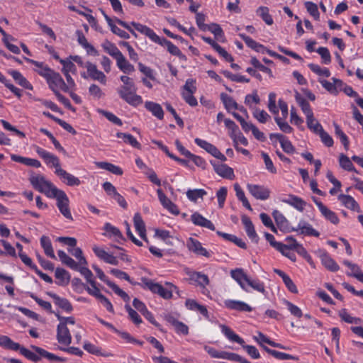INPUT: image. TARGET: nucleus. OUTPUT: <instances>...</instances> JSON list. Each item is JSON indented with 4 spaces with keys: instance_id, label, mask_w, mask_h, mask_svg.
Masks as SVG:
<instances>
[{
    "instance_id": "1",
    "label": "nucleus",
    "mask_w": 363,
    "mask_h": 363,
    "mask_svg": "<svg viewBox=\"0 0 363 363\" xmlns=\"http://www.w3.org/2000/svg\"><path fill=\"white\" fill-rule=\"evenodd\" d=\"M144 286L145 289H149L152 293L157 294L165 299L171 298L173 293H178L177 286L170 282H166L164 285H161L152 280H146L144 282Z\"/></svg>"
},
{
    "instance_id": "2",
    "label": "nucleus",
    "mask_w": 363,
    "mask_h": 363,
    "mask_svg": "<svg viewBox=\"0 0 363 363\" xmlns=\"http://www.w3.org/2000/svg\"><path fill=\"white\" fill-rule=\"evenodd\" d=\"M29 181L35 189L44 194L48 198L57 189L50 181L48 180L42 174H31Z\"/></svg>"
},
{
    "instance_id": "3",
    "label": "nucleus",
    "mask_w": 363,
    "mask_h": 363,
    "mask_svg": "<svg viewBox=\"0 0 363 363\" xmlns=\"http://www.w3.org/2000/svg\"><path fill=\"white\" fill-rule=\"evenodd\" d=\"M92 250L99 259L111 265H118L119 259L126 262H129L130 261L128 256L124 252H121L118 255H114L113 253L107 252L104 248L96 245H93Z\"/></svg>"
},
{
    "instance_id": "4",
    "label": "nucleus",
    "mask_w": 363,
    "mask_h": 363,
    "mask_svg": "<svg viewBox=\"0 0 363 363\" xmlns=\"http://www.w3.org/2000/svg\"><path fill=\"white\" fill-rule=\"evenodd\" d=\"M117 92L123 101L132 106L137 107L143 104V98L137 94L135 86H121Z\"/></svg>"
},
{
    "instance_id": "5",
    "label": "nucleus",
    "mask_w": 363,
    "mask_h": 363,
    "mask_svg": "<svg viewBox=\"0 0 363 363\" xmlns=\"http://www.w3.org/2000/svg\"><path fill=\"white\" fill-rule=\"evenodd\" d=\"M49 198L56 199L57 206L65 218L73 220L69 208V199L64 191L57 188Z\"/></svg>"
},
{
    "instance_id": "6",
    "label": "nucleus",
    "mask_w": 363,
    "mask_h": 363,
    "mask_svg": "<svg viewBox=\"0 0 363 363\" xmlns=\"http://www.w3.org/2000/svg\"><path fill=\"white\" fill-rule=\"evenodd\" d=\"M297 102L306 116L308 128L314 133H318L320 132L323 128L318 121L314 118L310 104L305 99L301 98H297Z\"/></svg>"
},
{
    "instance_id": "7",
    "label": "nucleus",
    "mask_w": 363,
    "mask_h": 363,
    "mask_svg": "<svg viewBox=\"0 0 363 363\" xmlns=\"http://www.w3.org/2000/svg\"><path fill=\"white\" fill-rule=\"evenodd\" d=\"M279 106L281 111V116H279V115L275 116L274 121L281 131L286 133H291L293 131V128L286 121V119L289 115L288 105L284 100L279 99Z\"/></svg>"
},
{
    "instance_id": "8",
    "label": "nucleus",
    "mask_w": 363,
    "mask_h": 363,
    "mask_svg": "<svg viewBox=\"0 0 363 363\" xmlns=\"http://www.w3.org/2000/svg\"><path fill=\"white\" fill-rule=\"evenodd\" d=\"M246 187L251 196L257 200L266 201L270 198L271 190L264 185L248 183Z\"/></svg>"
},
{
    "instance_id": "9",
    "label": "nucleus",
    "mask_w": 363,
    "mask_h": 363,
    "mask_svg": "<svg viewBox=\"0 0 363 363\" xmlns=\"http://www.w3.org/2000/svg\"><path fill=\"white\" fill-rule=\"evenodd\" d=\"M49 87L54 91L62 90L68 92V86L66 85L61 75L54 70L45 79Z\"/></svg>"
},
{
    "instance_id": "10",
    "label": "nucleus",
    "mask_w": 363,
    "mask_h": 363,
    "mask_svg": "<svg viewBox=\"0 0 363 363\" xmlns=\"http://www.w3.org/2000/svg\"><path fill=\"white\" fill-rule=\"evenodd\" d=\"M94 270L95 271L97 277L104 282H105L112 290L119 296H121L125 301H128L130 298L128 295L120 289L116 284L113 282L111 281L108 277L106 276L104 272L96 265L92 266Z\"/></svg>"
},
{
    "instance_id": "11",
    "label": "nucleus",
    "mask_w": 363,
    "mask_h": 363,
    "mask_svg": "<svg viewBox=\"0 0 363 363\" xmlns=\"http://www.w3.org/2000/svg\"><path fill=\"white\" fill-rule=\"evenodd\" d=\"M35 151L48 167L55 168V174L61 169L60 160L57 156L38 146L35 147Z\"/></svg>"
},
{
    "instance_id": "12",
    "label": "nucleus",
    "mask_w": 363,
    "mask_h": 363,
    "mask_svg": "<svg viewBox=\"0 0 363 363\" xmlns=\"http://www.w3.org/2000/svg\"><path fill=\"white\" fill-rule=\"evenodd\" d=\"M84 68L87 70V75L84 72L82 73L81 75L83 78L86 79L89 77L92 79L96 80L102 84H106V77L104 72L97 69L96 65L90 62H86L84 64Z\"/></svg>"
},
{
    "instance_id": "13",
    "label": "nucleus",
    "mask_w": 363,
    "mask_h": 363,
    "mask_svg": "<svg viewBox=\"0 0 363 363\" xmlns=\"http://www.w3.org/2000/svg\"><path fill=\"white\" fill-rule=\"evenodd\" d=\"M318 82L326 91L335 96L342 91L343 88V82L335 77L331 78L330 81L320 78L318 79Z\"/></svg>"
},
{
    "instance_id": "14",
    "label": "nucleus",
    "mask_w": 363,
    "mask_h": 363,
    "mask_svg": "<svg viewBox=\"0 0 363 363\" xmlns=\"http://www.w3.org/2000/svg\"><path fill=\"white\" fill-rule=\"evenodd\" d=\"M313 201L318 208L322 216L325 220L334 225H337L339 223L340 219L335 212L333 211L331 209L325 206L318 199L313 197Z\"/></svg>"
},
{
    "instance_id": "15",
    "label": "nucleus",
    "mask_w": 363,
    "mask_h": 363,
    "mask_svg": "<svg viewBox=\"0 0 363 363\" xmlns=\"http://www.w3.org/2000/svg\"><path fill=\"white\" fill-rule=\"evenodd\" d=\"M194 142L199 147L205 150L208 153L211 154L214 157L222 161L226 160L225 155L222 154L215 145L208 143V141L196 138L194 139Z\"/></svg>"
},
{
    "instance_id": "16",
    "label": "nucleus",
    "mask_w": 363,
    "mask_h": 363,
    "mask_svg": "<svg viewBox=\"0 0 363 363\" xmlns=\"http://www.w3.org/2000/svg\"><path fill=\"white\" fill-rule=\"evenodd\" d=\"M317 255L320 258L321 264L325 269L333 272L339 270V265L327 252L323 250H319L317 252Z\"/></svg>"
},
{
    "instance_id": "17",
    "label": "nucleus",
    "mask_w": 363,
    "mask_h": 363,
    "mask_svg": "<svg viewBox=\"0 0 363 363\" xmlns=\"http://www.w3.org/2000/svg\"><path fill=\"white\" fill-rule=\"evenodd\" d=\"M272 216L275 220V223L279 230L284 233H291L294 230V228L290 226L288 220L278 210H274L272 212Z\"/></svg>"
},
{
    "instance_id": "18",
    "label": "nucleus",
    "mask_w": 363,
    "mask_h": 363,
    "mask_svg": "<svg viewBox=\"0 0 363 363\" xmlns=\"http://www.w3.org/2000/svg\"><path fill=\"white\" fill-rule=\"evenodd\" d=\"M337 200L340 201V204L345 207L346 208L359 213L361 211V208L358 203L356 200L350 195L340 194L337 196Z\"/></svg>"
},
{
    "instance_id": "19",
    "label": "nucleus",
    "mask_w": 363,
    "mask_h": 363,
    "mask_svg": "<svg viewBox=\"0 0 363 363\" xmlns=\"http://www.w3.org/2000/svg\"><path fill=\"white\" fill-rule=\"evenodd\" d=\"M186 246L190 251L197 255L204 256L206 257H211V253L206 248L203 247L201 243L194 238H189L186 242Z\"/></svg>"
},
{
    "instance_id": "20",
    "label": "nucleus",
    "mask_w": 363,
    "mask_h": 363,
    "mask_svg": "<svg viewBox=\"0 0 363 363\" xmlns=\"http://www.w3.org/2000/svg\"><path fill=\"white\" fill-rule=\"evenodd\" d=\"M293 232H296L298 234L318 237L320 235L319 232L313 228V226L305 220H300L296 228H294Z\"/></svg>"
},
{
    "instance_id": "21",
    "label": "nucleus",
    "mask_w": 363,
    "mask_h": 363,
    "mask_svg": "<svg viewBox=\"0 0 363 363\" xmlns=\"http://www.w3.org/2000/svg\"><path fill=\"white\" fill-rule=\"evenodd\" d=\"M131 25L135 30L149 38L152 42L155 43H160V37H159L150 28L135 22H132Z\"/></svg>"
},
{
    "instance_id": "22",
    "label": "nucleus",
    "mask_w": 363,
    "mask_h": 363,
    "mask_svg": "<svg viewBox=\"0 0 363 363\" xmlns=\"http://www.w3.org/2000/svg\"><path fill=\"white\" fill-rule=\"evenodd\" d=\"M281 201L300 212H303L307 205V203L303 199L293 194L289 195L286 198H284Z\"/></svg>"
},
{
    "instance_id": "23",
    "label": "nucleus",
    "mask_w": 363,
    "mask_h": 363,
    "mask_svg": "<svg viewBox=\"0 0 363 363\" xmlns=\"http://www.w3.org/2000/svg\"><path fill=\"white\" fill-rule=\"evenodd\" d=\"M24 60L28 63L32 65L33 66V70L45 79H46L52 71V69L44 62H38L28 57H24Z\"/></svg>"
},
{
    "instance_id": "24",
    "label": "nucleus",
    "mask_w": 363,
    "mask_h": 363,
    "mask_svg": "<svg viewBox=\"0 0 363 363\" xmlns=\"http://www.w3.org/2000/svg\"><path fill=\"white\" fill-rule=\"evenodd\" d=\"M230 275L244 291L249 292L247 287L249 277L244 272L243 269L239 268L231 270Z\"/></svg>"
},
{
    "instance_id": "25",
    "label": "nucleus",
    "mask_w": 363,
    "mask_h": 363,
    "mask_svg": "<svg viewBox=\"0 0 363 363\" xmlns=\"http://www.w3.org/2000/svg\"><path fill=\"white\" fill-rule=\"evenodd\" d=\"M224 306L228 309L238 311L250 312L252 311V308L250 306L241 301L227 299L224 301Z\"/></svg>"
},
{
    "instance_id": "26",
    "label": "nucleus",
    "mask_w": 363,
    "mask_h": 363,
    "mask_svg": "<svg viewBox=\"0 0 363 363\" xmlns=\"http://www.w3.org/2000/svg\"><path fill=\"white\" fill-rule=\"evenodd\" d=\"M242 223L244 225L245 230L249 238L254 242L257 243L259 240L258 235L257 234L255 226L251 221L250 218L247 216L242 217Z\"/></svg>"
},
{
    "instance_id": "27",
    "label": "nucleus",
    "mask_w": 363,
    "mask_h": 363,
    "mask_svg": "<svg viewBox=\"0 0 363 363\" xmlns=\"http://www.w3.org/2000/svg\"><path fill=\"white\" fill-rule=\"evenodd\" d=\"M104 235L114 241L119 242L123 239V235L120 230L109 223H106L104 226Z\"/></svg>"
},
{
    "instance_id": "28",
    "label": "nucleus",
    "mask_w": 363,
    "mask_h": 363,
    "mask_svg": "<svg viewBox=\"0 0 363 363\" xmlns=\"http://www.w3.org/2000/svg\"><path fill=\"white\" fill-rule=\"evenodd\" d=\"M116 63L117 67L125 74H131L135 70L134 65L123 54L116 58Z\"/></svg>"
},
{
    "instance_id": "29",
    "label": "nucleus",
    "mask_w": 363,
    "mask_h": 363,
    "mask_svg": "<svg viewBox=\"0 0 363 363\" xmlns=\"http://www.w3.org/2000/svg\"><path fill=\"white\" fill-rule=\"evenodd\" d=\"M57 338L60 344L68 345L71 343L69 329L63 323H59L57 325Z\"/></svg>"
},
{
    "instance_id": "30",
    "label": "nucleus",
    "mask_w": 363,
    "mask_h": 363,
    "mask_svg": "<svg viewBox=\"0 0 363 363\" xmlns=\"http://www.w3.org/2000/svg\"><path fill=\"white\" fill-rule=\"evenodd\" d=\"M56 174L63 183L68 186H79L80 184V180L77 177L66 172L62 168L58 169Z\"/></svg>"
},
{
    "instance_id": "31",
    "label": "nucleus",
    "mask_w": 363,
    "mask_h": 363,
    "mask_svg": "<svg viewBox=\"0 0 363 363\" xmlns=\"http://www.w3.org/2000/svg\"><path fill=\"white\" fill-rule=\"evenodd\" d=\"M191 220L196 225L206 228L211 230H215L214 225L212 222L197 212L194 213L191 216Z\"/></svg>"
},
{
    "instance_id": "32",
    "label": "nucleus",
    "mask_w": 363,
    "mask_h": 363,
    "mask_svg": "<svg viewBox=\"0 0 363 363\" xmlns=\"http://www.w3.org/2000/svg\"><path fill=\"white\" fill-rule=\"evenodd\" d=\"M167 321L174 328L177 334L184 335L189 334V327L184 323L177 320L173 316H167Z\"/></svg>"
},
{
    "instance_id": "33",
    "label": "nucleus",
    "mask_w": 363,
    "mask_h": 363,
    "mask_svg": "<svg viewBox=\"0 0 363 363\" xmlns=\"http://www.w3.org/2000/svg\"><path fill=\"white\" fill-rule=\"evenodd\" d=\"M133 223H134V226H135V230L138 233L139 236L143 240L147 242V239L146 237L145 225V223H144L140 213H136L134 215Z\"/></svg>"
},
{
    "instance_id": "34",
    "label": "nucleus",
    "mask_w": 363,
    "mask_h": 363,
    "mask_svg": "<svg viewBox=\"0 0 363 363\" xmlns=\"http://www.w3.org/2000/svg\"><path fill=\"white\" fill-rule=\"evenodd\" d=\"M343 264L349 269V271L347 272V274L348 276L354 277L357 280L363 283V272L357 264L352 263L348 260H344Z\"/></svg>"
},
{
    "instance_id": "35",
    "label": "nucleus",
    "mask_w": 363,
    "mask_h": 363,
    "mask_svg": "<svg viewBox=\"0 0 363 363\" xmlns=\"http://www.w3.org/2000/svg\"><path fill=\"white\" fill-rule=\"evenodd\" d=\"M145 107L157 119H163L164 111L160 104L153 101H146L145 103Z\"/></svg>"
},
{
    "instance_id": "36",
    "label": "nucleus",
    "mask_w": 363,
    "mask_h": 363,
    "mask_svg": "<svg viewBox=\"0 0 363 363\" xmlns=\"http://www.w3.org/2000/svg\"><path fill=\"white\" fill-rule=\"evenodd\" d=\"M214 169L222 177L232 179L235 177L233 169L225 164H215Z\"/></svg>"
},
{
    "instance_id": "37",
    "label": "nucleus",
    "mask_w": 363,
    "mask_h": 363,
    "mask_svg": "<svg viewBox=\"0 0 363 363\" xmlns=\"http://www.w3.org/2000/svg\"><path fill=\"white\" fill-rule=\"evenodd\" d=\"M222 333L231 342H235L243 345L244 340L238 335L235 333L229 327L225 325H220Z\"/></svg>"
},
{
    "instance_id": "38",
    "label": "nucleus",
    "mask_w": 363,
    "mask_h": 363,
    "mask_svg": "<svg viewBox=\"0 0 363 363\" xmlns=\"http://www.w3.org/2000/svg\"><path fill=\"white\" fill-rule=\"evenodd\" d=\"M101 13L103 16H104L108 26L110 27L111 31L118 35L119 37L123 38V39H128L130 38L128 33L125 31L121 30L118 27H117L113 22L112 19L104 11H101Z\"/></svg>"
},
{
    "instance_id": "39",
    "label": "nucleus",
    "mask_w": 363,
    "mask_h": 363,
    "mask_svg": "<svg viewBox=\"0 0 363 363\" xmlns=\"http://www.w3.org/2000/svg\"><path fill=\"white\" fill-rule=\"evenodd\" d=\"M9 73L20 86L29 90L33 89L32 84L22 75L20 72L17 70H10Z\"/></svg>"
},
{
    "instance_id": "40",
    "label": "nucleus",
    "mask_w": 363,
    "mask_h": 363,
    "mask_svg": "<svg viewBox=\"0 0 363 363\" xmlns=\"http://www.w3.org/2000/svg\"><path fill=\"white\" fill-rule=\"evenodd\" d=\"M56 284L60 286L67 285L70 281V275L67 271L62 268L55 269Z\"/></svg>"
},
{
    "instance_id": "41",
    "label": "nucleus",
    "mask_w": 363,
    "mask_h": 363,
    "mask_svg": "<svg viewBox=\"0 0 363 363\" xmlns=\"http://www.w3.org/2000/svg\"><path fill=\"white\" fill-rule=\"evenodd\" d=\"M60 63L62 65V72L63 74L67 73H72V74H76L77 73V67L74 64V62L72 59V55L69 57L64 59V60H60Z\"/></svg>"
},
{
    "instance_id": "42",
    "label": "nucleus",
    "mask_w": 363,
    "mask_h": 363,
    "mask_svg": "<svg viewBox=\"0 0 363 363\" xmlns=\"http://www.w3.org/2000/svg\"><path fill=\"white\" fill-rule=\"evenodd\" d=\"M48 295L53 299L55 305L65 311L70 312L72 310V307L70 303L64 298H61L55 294L48 293Z\"/></svg>"
},
{
    "instance_id": "43",
    "label": "nucleus",
    "mask_w": 363,
    "mask_h": 363,
    "mask_svg": "<svg viewBox=\"0 0 363 363\" xmlns=\"http://www.w3.org/2000/svg\"><path fill=\"white\" fill-rule=\"evenodd\" d=\"M116 137L121 139L123 143L128 144L135 148L140 149L141 147V145L137 139L129 133H117Z\"/></svg>"
},
{
    "instance_id": "44",
    "label": "nucleus",
    "mask_w": 363,
    "mask_h": 363,
    "mask_svg": "<svg viewBox=\"0 0 363 363\" xmlns=\"http://www.w3.org/2000/svg\"><path fill=\"white\" fill-rule=\"evenodd\" d=\"M341 320L350 324L359 325L362 320L361 318L352 316L346 309L342 308L338 311Z\"/></svg>"
},
{
    "instance_id": "45",
    "label": "nucleus",
    "mask_w": 363,
    "mask_h": 363,
    "mask_svg": "<svg viewBox=\"0 0 363 363\" xmlns=\"http://www.w3.org/2000/svg\"><path fill=\"white\" fill-rule=\"evenodd\" d=\"M96 164L99 168L107 170L116 175H122L123 173V169L120 167L109 162H99Z\"/></svg>"
},
{
    "instance_id": "46",
    "label": "nucleus",
    "mask_w": 363,
    "mask_h": 363,
    "mask_svg": "<svg viewBox=\"0 0 363 363\" xmlns=\"http://www.w3.org/2000/svg\"><path fill=\"white\" fill-rule=\"evenodd\" d=\"M101 46L105 52L113 57L115 60L122 54L118 48L110 41L106 40L102 43Z\"/></svg>"
},
{
    "instance_id": "47",
    "label": "nucleus",
    "mask_w": 363,
    "mask_h": 363,
    "mask_svg": "<svg viewBox=\"0 0 363 363\" xmlns=\"http://www.w3.org/2000/svg\"><path fill=\"white\" fill-rule=\"evenodd\" d=\"M33 348L36 351V352L40 354L41 357L46 358L50 361H57L60 362H65L67 361L66 358L58 357L51 352H49L44 349H42L38 347H33Z\"/></svg>"
},
{
    "instance_id": "48",
    "label": "nucleus",
    "mask_w": 363,
    "mask_h": 363,
    "mask_svg": "<svg viewBox=\"0 0 363 363\" xmlns=\"http://www.w3.org/2000/svg\"><path fill=\"white\" fill-rule=\"evenodd\" d=\"M40 245L44 250L45 254L52 259H55V255L50 238L47 236H42L40 238Z\"/></svg>"
},
{
    "instance_id": "49",
    "label": "nucleus",
    "mask_w": 363,
    "mask_h": 363,
    "mask_svg": "<svg viewBox=\"0 0 363 363\" xmlns=\"http://www.w3.org/2000/svg\"><path fill=\"white\" fill-rule=\"evenodd\" d=\"M308 67L310 68V69L314 72L315 74H316L319 78H321V79H325V78H328L330 76V71L329 70L328 68L327 67H320V65H316V64H309L308 65Z\"/></svg>"
},
{
    "instance_id": "50",
    "label": "nucleus",
    "mask_w": 363,
    "mask_h": 363,
    "mask_svg": "<svg viewBox=\"0 0 363 363\" xmlns=\"http://www.w3.org/2000/svg\"><path fill=\"white\" fill-rule=\"evenodd\" d=\"M220 99L228 112H231L233 110L238 108V105L236 101L227 94L222 93L220 94Z\"/></svg>"
},
{
    "instance_id": "51",
    "label": "nucleus",
    "mask_w": 363,
    "mask_h": 363,
    "mask_svg": "<svg viewBox=\"0 0 363 363\" xmlns=\"http://www.w3.org/2000/svg\"><path fill=\"white\" fill-rule=\"evenodd\" d=\"M260 103V98L257 91H253L252 94H247L245 98V104L252 111L255 108H257L256 105Z\"/></svg>"
},
{
    "instance_id": "52",
    "label": "nucleus",
    "mask_w": 363,
    "mask_h": 363,
    "mask_svg": "<svg viewBox=\"0 0 363 363\" xmlns=\"http://www.w3.org/2000/svg\"><path fill=\"white\" fill-rule=\"evenodd\" d=\"M77 41L86 50L87 54L94 56L98 55L96 49L87 41L86 37L82 33L78 35Z\"/></svg>"
},
{
    "instance_id": "53",
    "label": "nucleus",
    "mask_w": 363,
    "mask_h": 363,
    "mask_svg": "<svg viewBox=\"0 0 363 363\" xmlns=\"http://www.w3.org/2000/svg\"><path fill=\"white\" fill-rule=\"evenodd\" d=\"M234 189L238 199L242 202L243 206L250 211H252L251 205L245 195L244 191L238 184H234Z\"/></svg>"
},
{
    "instance_id": "54",
    "label": "nucleus",
    "mask_w": 363,
    "mask_h": 363,
    "mask_svg": "<svg viewBox=\"0 0 363 363\" xmlns=\"http://www.w3.org/2000/svg\"><path fill=\"white\" fill-rule=\"evenodd\" d=\"M0 347L12 350H18L20 349L19 344L14 342L8 336L3 335H0Z\"/></svg>"
},
{
    "instance_id": "55",
    "label": "nucleus",
    "mask_w": 363,
    "mask_h": 363,
    "mask_svg": "<svg viewBox=\"0 0 363 363\" xmlns=\"http://www.w3.org/2000/svg\"><path fill=\"white\" fill-rule=\"evenodd\" d=\"M212 33L216 39L220 42H225V35L221 27L216 23L209 24L207 27V30Z\"/></svg>"
},
{
    "instance_id": "56",
    "label": "nucleus",
    "mask_w": 363,
    "mask_h": 363,
    "mask_svg": "<svg viewBox=\"0 0 363 363\" xmlns=\"http://www.w3.org/2000/svg\"><path fill=\"white\" fill-rule=\"evenodd\" d=\"M60 261L72 269H78V264L72 257L67 255L64 251L57 252Z\"/></svg>"
},
{
    "instance_id": "57",
    "label": "nucleus",
    "mask_w": 363,
    "mask_h": 363,
    "mask_svg": "<svg viewBox=\"0 0 363 363\" xmlns=\"http://www.w3.org/2000/svg\"><path fill=\"white\" fill-rule=\"evenodd\" d=\"M247 287L249 289V287H251L254 290L264 294L266 293L265 286L263 281H261L259 279H251L250 277L248 279V281L247 282Z\"/></svg>"
},
{
    "instance_id": "58",
    "label": "nucleus",
    "mask_w": 363,
    "mask_h": 363,
    "mask_svg": "<svg viewBox=\"0 0 363 363\" xmlns=\"http://www.w3.org/2000/svg\"><path fill=\"white\" fill-rule=\"evenodd\" d=\"M264 349L268 354H271L272 356H273L274 357H275L277 359L287 360V359H297L294 356L291 355L289 354H286V353L281 352H279L277 350H274L269 349L267 347H264Z\"/></svg>"
},
{
    "instance_id": "59",
    "label": "nucleus",
    "mask_w": 363,
    "mask_h": 363,
    "mask_svg": "<svg viewBox=\"0 0 363 363\" xmlns=\"http://www.w3.org/2000/svg\"><path fill=\"white\" fill-rule=\"evenodd\" d=\"M218 234L222 236L224 239L233 242L241 248L245 249L247 247L245 241L242 239L236 237L235 235L220 232H218Z\"/></svg>"
},
{
    "instance_id": "60",
    "label": "nucleus",
    "mask_w": 363,
    "mask_h": 363,
    "mask_svg": "<svg viewBox=\"0 0 363 363\" xmlns=\"http://www.w3.org/2000/svg\"><path fill=\"white\" fill-rule=\"evenodd\" d=\"M68 252L78 260V266L87 264V262L84 257L83 252L80 248L74 247L73 248H69Z\"/></svg>"
},
{
    "instance_id": "61",
    "label": "nucleus",
    "mask_w": 363,
    "mask_h": 363,
    "mask_svg": "<svg viewBox=\"0 0 363 363\" xmlns=\"http://www.w3.org/2000/svg\"><path fill=\"white\" fill-rule=\"evenodd\" d=\"M339 163L340 167L345 170L356 172V169L350 159L343 154H341L339 156Z\"/></svg>"
},
{
    "instance_id": "62",
    "label": "nucleus",
    "mask_w": 363,
    "mask_h": 363,
    "mask_svg": "<svg viewBox=\"0 0 363 363\" xmlns=\"http://www.w3.org/2000/svg\"><path fill=\"white\" fill-rule=\"evenodd\" d=\"M157 43L161 45H165L168 51L174 55L180 56L182 55L180 50L176 45L164 38H160V43Z\"/></svg>"
},
{
    "instance_id": "63",
    "label": "nucleus",
    "mask_w": 363,
    "mask_h": 363,
    "mask_svg": "<svg viewBox=\"0 0 363 363\" xmlns=\"http://www.w3.org/2000/svg\"><path fill=\"white\" fill-rule=\"evenodd\" d=\"M277 95L274 92H271L268 96L267 107L269 111L275 116L279 115V108L276 105Z\"/></svg>"
},
{
    "instance_id": "64",
    "label": "nucleus",
    "mask_w": 363,
    "mask_h": 363,
    "mask_svg": "<svg viewBox=\"0 0 363 363\" xmlns=\"http://www.w3.org/2000/svg\"><path fill=\"white\" fill-rule=\"evenodd\" d=\"M252 115L259 123H265L270 118V116L264 111L259 108H255Z\"/></svg>"
}]
</instances>
